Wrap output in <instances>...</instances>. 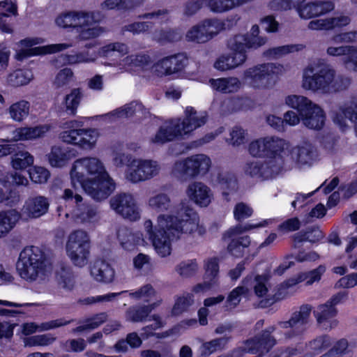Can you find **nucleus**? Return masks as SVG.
Here are the masks:
<instances>
[{"label": "nucleus", "instance_id": "obj_1", "mask_svg": "<svg viewBox=\"0 0 357 357\" xmlns=\"http://www.w3.org/2000/svg\"><path fill=\"white\" fill-rule=\"evenodd\" d=\"M70 177L73 188H65L61 198L78 205L83 197L76 190L79 183L84 192L96 201L106 199L115 190L116 183L110 176L104 163L96 157H84L73 163Z\"/></svg>", "mask_w": 357, "mask_h": 357}, {"label": "nucleus", "instance_id": "obj_2", "mask_svg": "<svg viewBox=\"0 0 357 357\" xmlns=\"http://www.w3.org/2000/svg\"><path fill=\"white\" fill-rule=\"evenodd\" d=\"M144 228L151 241L156 252L161 257L171 253V241L178 238L181 234L203 236L206 233L205 226L200 222L197 213L189 206L182 207L177 215L161 214L158 217V224L153 229L151 220L144 222Z\"/></svg>", "mask_w": 357, "mask_h": 357}, {"label": "nucleus", "instance_id": "obj_3", "mask_svg": "<svg viewBox=\"0 0 357 357\" xmlns=\"http://www.w3.org/2000/svg\"><path fill=\"white\" fill-rule=\"evenodd\" d=\"M351 79L338 74L330 64L317 62L308 65L303 70L301 86L313 93L333 94L349 89Z\"/></svg>", "mask_w": 357, "mask_h": 357}, {"label": "nucleus", "instance_id": "obj_4", "mask_svg": "<svg viewBox=\"0 0 357 357\" xmlns=\"http://www.w3.org/2000/svg\"><path fill=\"white\" fill-rule=\"evenodd\" d=\"M45 271V257L39 248L29 246L22 250L17 262V271L22 279L29 282L43 279Z\"/></svg>", "mask_w": 357, "mask_h": 357}, {"label": "nucleus", "instance_id": "obj_5", "mask_svg": "<svg viewBox=\"0 0 357 357\" xmlns=\"http://www.w3.org/2000/svg\"><path fill=\"white\" fill-rule=\"evenodd\" d=\"M285 103L299 112L303 124L312 130H321L326 121L324 110L317 104L303 96L289 95L285 98Z\"/></svg>", "mask_w": 357, "mask_h": 357}, {"label": "nucleus", "instance_id": "obj_6", "mask_svg": "<svg viewBox=\"0 0 357 357\" xmlns=\"http://www.w3.org/2000/svg\"><path fill=\"white\" fill-rule=\"evenodd\" d=\"M212 166L211 159L206 154L192 155L176 160L171 170V175L177 180L185 182L190 179L204 176Z\"/></svg>", "mask_w": 357, "mask_h": 357}, {"label": "nucleus", "instance_id": "obj_7", "mask_svg": "<svg viewBox=\"0 0 357 357\" xmlns=\"http://www.w3.org/2000/svg\"><path fill=\"white\" fill-rule=\"evenodd\" d=\"M273 222V220L272 219H266L257 224L238 225L230 228L223 236L225 239L227 238H231L227 245L228 252L235 257H242L250 245L251 240L248 235L240 237H238V236L254 229L267 227Z\"/></svg>", "mask_w": 357, "mask_h": 357}, {"label": "nucleus", "instance_id": "obj_8", "mask_svg": "<svg viewBox=\"0 0 357 357\" xmlns=\"http://www.w3.org/2000/svg\"><path fill=\"white\" fill-rule=\"evenodd\" d=\"M282 71V67L268 63L257 65L246 69L243 78L248 84L257 89H266L273 86L277 75Z\"/></svg>", "mask_w": 357, "mask_h": 357}, {"label": "nucleus", "instance_id": "obj_9", "mask_svg": "<svg viewBox=\"0 0 357 357\" xmlns=\"http://www.w3.org/2000/svg\"><path fill=\"white\" fill-rule=\"evenodd\" d=\"M347 298V293L340 291L332 296L324 303L317 306L313 314L319 328L325 331H331L338 326L339 321L336 319L338 310L336 305Z\"/></svg>", "mask_w": 357, "mask_h": 357}, {"label": "nucleus", "instance_id": "obj_10", "mask_svg": "<svg viewBox=\"0 0 357 357\" xmlns=\"http://www.w3.org/2000/svg\"><path fill=\"white\" fill-rule=\"evenodd\" d=\"M68 257L72 263L79 267L84 266L90 255V240L83 230H75L70 234L66 245Z\"/></svg>", "mask_w": 357, "mask_h": 357}, {"label": "nucleus", "instance_id": "obj_11", "mask_svg": "<svg viewBox=\"0 0 357 357\" xmlns=\"http://www.w3.org/2000/svg\"><path fill=\"white\" fill-rule=\"evenodd\" d=\"M160 170L161 166L156 160L134 158L128 165L125 177L128 181L137 183L157 176Z\"/></svg>", "mask_w": 357, "mask_h": 357}, {"label": "nucleus", "instance_id": "obj_12", "mask_svg": "<svg viewBox=\"0 0 357 357\" xmlns=\"http://www.w3.org/2000/svg\"><path fill=\"white\" fill-rule=\"evenodd\" d=\"M102 16L99 12L70 10L60 13L55 18V24L61 29H77L99 23Z\"/></svg>", "mask_w": 357, "mask_h": 357}, {"label": "nucleus", "instance_id": "obj_13", "mask_svg": "<svg viewBox=\"0 0 357 357\" xmlns=\"http://www.w3.org/2000/svg\"><path fill=\"white\" fill-rule=\"evenodd\" d=\"M42 40L38 38H26L21 40L17 43L18 49L16 51L15 59L20 61L35 54L56 53L73 47V43H63L33 48L34 45L40 44Z\"/></svg>", "mask_w": 357, "mask_h": 357}, {"label": "nucleus", "instance_id": "obj_14", "mask_svg": "<svg viewBox=\"0 0 357 357\" xmlns=\"http://www.w3.org/2000/svg\"><path fill=\"white\" fill-rule=\"evenodd\" d=\"M282 170L280 158L264 161H248L243 166L244 174L254 178L266 180L278 175Z\"/></svg>", "mask_w": 357, "mask_h": 357}, {"label": "nucleus", "instance_id": "obj_15", "mask_svg": "<svg viewBox=\"0 0 357 357\" xmlns=\"http://www.w3.org/2000/svg\"><path fill=\"white\" fill-rule=\"evenodd\" d=\"M111 208L123 218L131 221L140 219L141 210L135 196L130 193L122 192L112 197L109 200Z\"/></svg>", "mask_w": 357, "mask_h": 357}, {"label": "nucleus", "instance_id": "obj_16", "mask_svg": "<svg viewBox=\"0 0 357 357\" xmlns=\"http://www.w3.org/2000/svg\"><path fill=\"white\" fill-rule=\"evenodd\" d=\"M224 29L223 23L216 19H208L190 29L185 39L190 42L205 43Z\"/></svg>", "mask_w": 357, "mask_h": 357}, {"label": "nucleus", "instance_id": "obj_17", "mask_svg": "<svg viewBox=\"0 0 357 357\" xmlns=\"http://www.w3.org/2000/svg\"><path fill=\"white\" fill-rule=\"evenodd\" d=\"M184 113L185 118L183 120L174 119L180 130L181 137L191 133L207 122L208 114L206 112H197L192 107H187Z\"/></svg>", "mask_w": 357, "mask_h": 357}, {"label": "nucleus", "instance_id": "obj_18", "mask_svg": "<svg viewBox=\"0 0 357 357\" xmlns=\"http://www.w3.org/2000/svg\"><path fill=\"white\" fill-rule=\"evenodd\" d=\"M186 60L181 54L165 57L153 66V72L158 77L173 75L183 69Z\"/></svg>", "mask_w": 357, "mask_h": 357}, {"label": "nucleus", "instance_id": "obj_19", "mask_svg": "<svg viewBox=\"0 0 357 357\" xmlns=\"http://www.w3.org/2000/svg\"><path fill=\"white\" fill-rule=\"evenodd\" d=\"M50 202L47 197L41 195L28 197L21 209L20 215L25 219H34L47 213Z\"/></svg>", "mask_w": 357, "mask_h": 357}, {"label": "nucleus", "instance_id": "obj_20", "mask_svg": "<svg viewBox=\"0 0 357 357\" xmlns=\"http://www.w3.org/2000/svg\"><path fill=\"white\" fill-rule=\"evenodd\" d=\"M185 193L192 202L201 207L208 206L213 199L211 189L201 181H192L189 183Z\"/></svg>", "mask_w": 357, "mask_h": 357}, {"label": "nucleus", "instance_id": "obj_21", "mask_svg": "<svg viewBox=\"0 0 357 357\" xmlns=\"http://www.w3.org/2000/svg\"><path fill=\"white\" fill-rule=\"evenodd\" d=\"M312 310V305L309 304L302 305L299 310L294 312L288 321L279 322L278 328L279 329H291L290 331L285 333L287 338L298 335V333L295 331V328L298 325L303 326L307 323Z\"/></svg>", "mask_w": 357, "mask_h": 357}, {"label": "nucleus", "instance_id": "obj_22", "mask_svg": "<svg viewBox=\"0 0 357 357\" xmlns=\"http://www.w3.org/2000/svg\"><path fill=\"white\" fill-rule=\"evenodd\" d=\"M70 215L75 222L82 225L95 223L100 220L98 208L83 201L78 205H75Z\"/></svg>", "mask_w": 357, "mask_h": 357}, {"label": "nucleus", "instance_id": "obj_23", "mask_svg": "<svg viewBox=\"0 0 357 357\" xmlns=\"http://www.w3.org/2000/svg\"><path fill=\"white\" fill-rule=\"evenodd\" d=\"M50 130V126L40 125L35 127H19L12 132L10 139H1V142H18L34 140L43 137Z\"/></svg>", "mask_w": 357, "mask_h": 357}, {"label": "nucleus", "instance_id": "obj_24", "mask_svg": "<svg viewBox=\"0 0 357 357\" xmlns=\"http://www.w3.org/2000/svg\"><path fill=\"white\" fill-rule=\"evenodd\" d=\"M291 158L298 165H310L317 158L316 148L309 142H303L292 148Z\"/></svg>", "mask_w": 357, "mask_h": 357}, {"label": "nucleus", "instance_id": "obj_25", "mask_svg": "<svg viewBox=\"0 0 357 357\" xmlns=\"http://www.w3.org/2000/svg\"><path fill=\"white\" fill-rule=\"evenodd\" d=\"M178 137H181V132L173 119L161 126L150 138L149 142L154 146H160Z\"/></svg>", "mask_w": 357, "mask_h": 357}, {"label": "nucleus", "instance_id": "obj_26", "mask_svg": "<svg viewBox=\"0 0 357 357\" xmlns=\"http://www.w3.org/2000/svg\"><path fill=\"white\" fill-rule=\"evenodd\" d=\"M151 63L150 56L145 54H130L120 61L112 64L108 62L103 63L104 66H114L119 67L121 73L123 72H134L137 68H144Z\"/></svg>", "mask_w": 357, "mask_h": 357}, {"label": "nucleus", "instance_id": "obj_27", "mask_svg": "<svg viewBox=\"0 0 357 357\" xmlns=\"http://www.w3.org/2000/svg\"><path fill=\"white\" fill-rule=\"evenodd\" d=\"M334 9V5L330 1L303 3L297 8L301 18L310 19L324 15Z\"/></svg>", "mask_w": 357, "mask_h": 357}, {"label": "nucleus", "instance_id": "obj_28", "mask_svg": "<svg viewBox=\"0 0 357 357\" xmlns=\"http://www.w3.org/2000/svg\"><path fill=\"white\" fill-rule=\"evenodd\" d=\"M350 22L351 18L349 16L342 15L336 17L312 20L308 23L307 27L311 30L328 31L335 28L347 26Z\"/></svg>", "mask_w": 357, "mask_h": 357}, {"label": "nucleus", "instance_id": "obj_29", "mask_svg": "<svg viewBox=\"0 0 357 357\" xmlns=\"http://www.w3.org/2000/svg\"><path fill=\"white\" fill-rule=\"evenodd\" d=\"M72 152L73 150L69 148L54 145L51 147L46 157L52 167H63L75 156Z\"/></svg>", "mask_w": 357, "mask_h": 357}, {"label": "nucleus", "instance_id": "obj_30", "mask_svg": "<svg viewBox=\"0 0 357 357\" xmlns=\"http://www.w3.org/2000/svg\"><path fill=\"white\" fill-rule=\"evenodd\" d=\"M208 82L214 91L222 93H236L242 86V82L236 77L210 79Z\"/></svg>", "mask_w": 357, "mask_h": 357}, {"label": "nucleus", "instance_id": "obj_31", "mask_svg": "<svg viewBox=\"0 0 357 357\" xmlns=\"http://www.w3.org/2000/svg\"><path fill=\"white\" fill-rule=\"evenodd\" d=\"M349 119L357 125V98L354 97L346 101L339 109V112L333 118L335 123L340 125L341 127H345L346 123L343 119Z\"/></svg>", "mask_w": 357, "mask_h": 357}, {"label": "nucleus", "instance_id": "obj_32", "mask_svg": "<svg viewBox=\"0 0 357 357\" xmlns=\"http://www.w3.org/2000/svg\"><path fill=\"white\" fill-rule=\"evenodd\" d=\"M91 275L98 282L109 283L114 280L115 272L109 263L96 260L91 266Z\"/></svg>", "mask_w": 357, "mask_h": 357}, {"label": "nucleus", "instance_id": "obj_33", "mask_svg": "<svg viewBox=\"0 0 357 357\" xmlns=\"http://www.w3.org/2000/svg\"><path fill=\"white\" fill-rule=\"evenodd\" d=\"M275 330V327L272 326L268 331H264L260 337H256L250 340L248 344L250 350L256 351L261 354L268 352L269 349L275 344V340L270 335Z\"/></svg>", "mask_w": 357, "mask_h": 357}, {"label": "nucleus", "instance_id": "obj_34", "mask_svg": "<svg viewBox=\"0 0 357 357\" xmlns=\"http://www.w3.org/2000/svg\"><path fill=\"white\" fill-rule=\"evenodd\" d=\"M73 319L66 320L65 319H58L42 323L40 325H37L33 322L26 323L22 326V333L25 335H28L36 333V331H49L66 326L73 322Z\"/></svg>", "mask_w": 357, "mask_h": 357}, {"label": "nucleus", "instance_id": "obj_35", "mask_svg": "<svg viewBox=\"0 0 357 357\" xmlns=\"http://www.w3.org/2000/svg\"><path fill=\"white\" fill-rule=\"evenodd\" d=\"M162 300L158 299L156 302L147 305L135 306L130 307L126 312V320L132 322H142L156 307L162 303Z\"/></svg>", "mask_w": 357, "mask_h": 357}, {"label": "nucleus", "instance_id": "obj_36", "mask_svg": "<svg viewBox=\"0 0 357 357\" xmlns=\"http://www.w3.org/2000/svg\"><path fill=\"white\" fill-rule=\"evenodd\" d=\"M289 147V144L286 140L275 136L266 137V156L269 159L280 158L281 166L282 167V159L281 153L287 150Z\"/></svg>", "mask_w": 357, "mask_h": 357}, {"label": "nucleus", "instance_id": "obj_37", "mask_svg": "<svg viewBox=\"0 0 357 357\" xmlns=\"http://www.w3.org/2000/svg\"><path fill=\"white\" fill-rule=\"evenodd\" d=\"M148 207L158 213L172 211L174 204L169 194L160 192L149 198Z\"/></svg>", "mask_w": 357, "mask_h": 357}, {"label": "nucleus", "instance_id": "obj_38", "mask_svg": "<svg viewBox=\"0 0 357 357\" xmlns=\"http://www.w3.org/2000/svg\"><path fill=\"white\" fill-rule=\"evenodd\" d=\"M33 79V73L28 69H17L8 73L5 77L6 85L20 87L28 84Z\"/></svg>", "mask_w": 357, "mask_h": 357}, {"label": "nucleus", "instance_id": "obj_39", "mask_svg": "<svg viewBox=\"0 0 357 357\" xmlns=\"http://www.w3.org/2000/svg\"><path fill=\"white\" fill-rule=\"evenodd\" d=\"M99 137V131L96 128H79L77 146L83 150H92Z\"/></svg>", "mask_w": 357, "mask_h": 357}, {"label": "nucleus", "instance_id": "obj_40", "mask_svg": "<svg viewBox=\"0 0 357 357\" xmlns=\"http://www.w3.org/2000/svg\"><path fill=\"white\" fill-rule=\"evenodd\" d=\"M356 347L354 342H349L345 338H342L333 344V346L321 357H351Z\"/></svg>", "mask_w": 357, "mask_h": 357}, {"label": "nucleus", "instance_id": "obj_41", "mask_svg": "<svg viewBox=\"0 0 357 357\" xmlns=\"http://www.w3.org/2000/svg\"><path fill=\"white\" fill-rule=\"evenodd\" d=\"M20 218V213L11 209L0 211V238L6 236Z\"/></svg>", "mask_w": 357, "mask_h": 357}, {"label": "nucleus", "instance_id": "obj_42", "mask_svg": "<svg viewBox=\"0 0 357 357\" xmlns=\"http://www.w3.org/2000/svg\"><path fill=\"white\" fill-rule=\"evenodd\" d=\"M250 280H251V277H246L242 281V285L236 287L229 294L225 304L227 309L235 308L240 303L241 296H247L250 294Z\"/></svg>", "mask_w": 357, "mask_h": 357}, {"label": "nucleus", "instance_id": "obj_43", "mask_svg": "<svg viewBox=\"0 0 357 357\" xmlns=\"http://www.w3.org/2000/svg\"><path fill=\"white\" fill-rule=\"evenodd\" d=\"M119 241L123 248L127 250L132 249L136 245H139L144 242L141 234L133 233L126 227H121L117 233Z\"/></svg>", "mask_w": 357, "mask_h": 357}, {"label": "nucleus", "instance_id": "obj_44", "mask_svg": "<svg viewBox=\"0 0 357 357\" xmlns=\"http://www.w3.org/2000/svg\"><path fill=\"white\" fill-rule=\"evenodd\" d=\"M78 123L77 121H68L62 126L63 130L59 135V139L68 144L77 145L79 128H77Z\"/></svg>", "mask_w": 357, "mask_h": 357}, {"label": "nucleus", "instance_id": "obj_45", "mask_svg": "<svg viewBox=\"0 0 357 357\" xmlns=\"http://www.w3.org/2000/svg\"><path fill=\"white\" fill-rule=\"evenodd\" d=\"M30 103L27 100H20L11 104L8 108L10 118L15 122L20 123L29 115Z\"/></svg>", "mask_w": 357, "mask_h": 357}, {"label": "nucleus", "instance_id": "obj_46", "mask_svg": "<svg viewBox=\"0 0 357 357\" xmlns=\"http://www.w3.org/2000/svg\"><path fill=\"white\" fill-rule=\"evenodd\" d=\"M212 181L224 190H235L237 188V181L235 176L229 172L219 170L214 172Z\"/></svg>", "mask_w": 357, "mask_h": 357}, {"label": "nucleus", "instance_id": "obj_47", "mask_svg": "<svg viewBox=\"0 0 357 357\" xmlns=\"http://www.w3.org/2000/svg\"><path fill=\"white\" fill-rule=\"evenodd\" d=\"M17 5L13 0H3L0 1V29L5 33H11L10 25L3 20V17H8L17 14Z\"/></svg>", "mask_w": 357, "mask_h": 357}, {"label": "nucleus", "instance_id": "obj_48", "mask_svg": "<svg viewBox=\"0 0 357 357\" xmlns=\"http://www.w3.org/2000/svg\"><path fill=\"white\" fill-rule=\"evenodd\" d=\"M248 277H251V280H250L249 284L252 282L255 294L259 298L266 296L268 292L270 274H257L254 276L248 275Z\"/></svg>", "mask_w": 357, "mask_h": 357}, {"label": "nucleus", "instance_id": "obj_49", "mask_svg": "<svg viewBox=\"0 0 357 357\" xmlns=\"http://www.w3.org/2000/svg\"><path fill=\"white\" fill-rule=\"evenodd\" d=\"M304 46L301 44L298 45H286L273 47L267 50L264 52V55L269 59H280L289 53L298 52L302 50Z\"/></svg>", "mask_w": 357, "mask_h": 357}, {"label": "nucleus", "instance_id": "obj_50", "mask_svg": "<svg viewBox=\"0 0 357 357\" xmlns=\"http://www.w3.org/2000/svg\"><path fill=\"white\" fill-rule=\"evenodd\" d=\"M300 282L301 278H295V277H294L279 284L275 289L271 303L285 299L290 296L291 295V289Z\"/></svg>", "mask_w": 357, "mask_h": 357}, {"label": "nucleus", "instance_id": "obj_51", "mask_svg": "<svg viewBox=\"0 0 357 357\" xmlns=\"http://www.w3.org/2000/svg\"><path fill=\"white\" fill-rule=\"evenodd\" d=\"M108 315L106 312H100L86 319L84 324L72 330L73 333H79L86 331L93 330L107 320Z\"/></svg>", "mask_w": 357, "mask_h": 357}, {"label": "nucleus", "instance_id": "obj_52", "mask_svg": "<svg viewBox=\"0 0 357 357\" xmlns=\"http://www.w3.org/2000/svg\"><path fill=\"white\" fill-rule=\"evenodd\" d=\"M82 97L83 93L81 89H73L64 98L63 103L66 112L70 114L75 115Z\"/></svg>", "mask_w": 357, "mask_h": 357}, {"label": "nucleus", "instance_id": "obj_53", "mask_svg": "<svg viewBox=\"0 0 357 357\" xmlns=\"http://www.w3.org/2000/svg\"><path fill=\"white\" fill-rule=\"evenodd\" d=\"M332 343L330 336L322 335L316 337L306 344L307 351L313 355L319 354L328 348Z\"/></svg>", "mask_w": 357, "mask_h": 357}, {"label": "nucleus", "instance_id": "obj_54", "mask_svg": "<svg viewBox=\"0 0 357 357\" xmlns=\"http://www.w3.org/2000/svg\"><path fill=\"white\" fill-rule=\"evenodd\" d=\"M194 303L193 294L185 293L176 298L174 305L172 309V314L174 316L180 315L187 312Z\"/></svg>", "mask_w": 357, "mask_h": 357}, {"label": "nucleus", "instance_id": "obj_55", "mask_svg": "<svg viewBox=\"0 0 357 357\" xmlns=\"http://www.w3.org/2000/svg\"><path fill=\"white\" fill-rule=\"evenodd\" d=\"M114 52H118L121 56H124L129 52V47L123 43H112L100 47L98 51V54L102 57H109Z\"/></svg>", "mask_w": 357, "mask_h": 357}, {"label": "nucleus", "instance_id": "obj_56", "mask_svg": "<svg viewBox=\"0 0 357 357\" xmlns=\"http://www.w3.org/2000/svg\"><path fill=\"white\" fill-rule=\"evenodd\" d=\"M33 157L28 151H19L11 157V165L15 169H24L33 163Z\"/></svg>", "mask_w": 357, "mask_h": 357}, {"label": "nucleus", "instance_id": "obj_57", "mask_svg": "<svg viewBox=\"0 0 357 357\" xmlns=\"http://www.w3.org/2000/svg\"><path fill=\"white\" fill-rule=\"evenodd\" d=\"M73 77L74 73L72 69L69 68H63L56 75L52 82L53 86L57 89L66 87L73 80Z\"/></svg>", "mask_w": 357, "mask_h": 357}, {"label": "nucleus", "instance_id": "obj_58", "mask_svg": "<svg viewBox=\"0 0 357 357\" xmlns=\"http://www.w3.org/2000/svg\"><path fill=\"white\" fill-rule=\"evenodd\" d=\"M56 280L59 287L66 291H71L74 288V277L69 269L61 268L57 274Z\"/></svg>", "mask_w": 357, "mask_h": 357}, {"label": "nucleus", "instance_id": "obj_59", "mask_svg": "<svg viewBox=\"0 0 357 357\" xmlns=\"http://www.w3.org/2000/svg\"><path fill=\"white\" fill-rule=\"evenodd\" d=\"M247 132L243 128L236 126L229 132V138L227 142L232 146H239L246 142Z\"/></svg>", "mask_w": 357, "mask_h": 357}, {"label": "nucleus", "instance_id": "obj_60", "mask_svg": "<svg viewBox=\"0 0 357 357\" xmlns=\"http://www.w3.org/2000/svg\"><path fill=\"white\" fill-rule=\"evenodd\" d=\"M248 152L253 157L266 156V137L252 141L248 146Z\"/></svg>", "mask_w": 357, "mask_h": 357}, {"label": "nucleus", "instance_id": "obj_61", "mask_svg": "<svg viewBox=\"0 0 357 357\" xmlns=\"http://www.w3.org/2000/svg\"><path fill=\"white\" fill-rule=\"evenodd\" d=\"M326 271V266L319 265L317 268L305 273H301L295 277V278H301V282L306 281V284L311 285L315 282L321 280V275Z\"/></svg>", "mask_w": 357, "mask_h": 357}, {"label": "nucleus", "instance_id": "obj_62", "mask_svg": "<svg viewBox=\"0 0 357 357\" xmlns=\"http://www.w3.org/2000/svg\"><path fill=\"white\" fill-rule=\"evenodd\" d=\"M29 178L35 183H45L50 176L48 169L40 166H33L29 170Z\"/></svg>", "mask_w": 357, "mask_h": 357}, {"label": "nucleus", "instance_id": "obj_63", "mask_svg": "<svg viewBox=\"0 0 357 357\" xmlns=\"http://www.w3.org/2000/svg\"><path fill=\"white\" fill-rule=\"evenodd\" d=\"M89 26L79 28L81 30L78 34L79 40H89L96 38L105 32V29L100 26Z\"/></svg>", "mask_w": 357, "mask_h": 357}, {"label": "nucleus", "instance_id": "obj_64", "mask_svg": "<svg viewBox=\"0 0 357 357\" xmlns=\"http://www.w3.org/2000/svg\"><path fill=\"white\" fill-rule=\"evenodd\" d=\"M156 291L153 287L147 284L141 287L139 289L132 291L129 294L130 296L135 300L150 301L153 297L156 296Z\"/></svg>", "mask_w": 357, "mask_h": 357}]
</instances>
